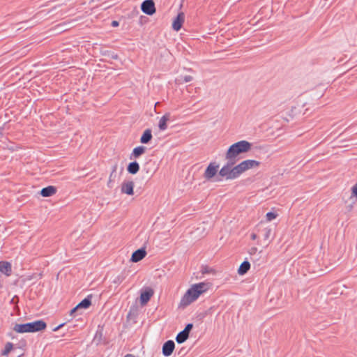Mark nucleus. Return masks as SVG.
Instances as JSON below:
<instances>
[{
	"label": "nucleus",
	"instance_id": "nucleus-13",
	"mask_svg": "<svg viewBox=\"0 0 357 357\" xmlns=\"http://www.w3.org/2000/svg\"><path fill=\"white\" fill-rule=\"evenodd\" d=\"M91 304V300L89 298H84L76 307L70 310V315H73L75 312L79 311L81 309H86Z\"/></svg>",
	"mask_w": 357,
	"mask_h": 357
},
{
	"label": "nucleus",
	"instance_id": "nucleus-37",
	"mask_svg": "<svg viewBox=\"0 0 357 357\" xmlns=\"http://www.w3.org/2000/svg\"><path fill=\"white\" fill-rule=\"evenodd\" d=\"M113 58H114V59H117V55H116V56H113Z\"/></svg>",
	"mask_w": 357,
	"mask_h": 357
},
{
	"label": "nucleus",
	"instance_id": "nucleus-10",
	"mask_svg": "<svg viewBox=\"0 0 357 357\" xmlns=\"http://www.w3.org/2000/svg\"><path fill=\"white\" fill-rule=\"evenodd\" d=\"M175 344L172 340L167 341L162 346V354L165 356H169L174 351Z\"/></svg>",
	"mask_w": 357,
	"mask_h": 357
},
{
	"label": "nucleus",
	"instance_id": "nucleus-2",
	"mask_svg": "<svg viewBox=\"0 0 357 357\" xmlns=\"http://www.w3.org/2000/svg\"><path fill=\"white\" fill-rule=\"evenodd\" d=\"M252 144L246 140H241L231 144L225 153V160L227 161H232L236 163L237 157L251 150Z\"/></svg>",
	"mask_w": 357,
	"mask_h": 357
},
{
	"label": "nucleus",
	"instance_id": "nucleus-30",
	"mask_svg": "<svg viewBox=\"0 0 357 357\" xmlns=\"http://www.w3.org/2000/svg\"><path fill=\"white\" fill-rule=\"evenodd\" d=\"M192 327H193L192 324H188L186 325V326L184 328L183 331L186 332L189 335L190 331L192 330Z\"/></svg>",
	"mask_w": 357,
	"mask_h": 357
},
{
	"label": "nucleus",
	"instance_id": "nucleus-34",
	"mask_svg": "<svg viewBox=\"0 0 357 357\" xmlns=\"http://www.w3.org/2000/svg\"><path fill=\"white\" fill-rule=\"evenodd\" d=\"M63 326V324H61V325L58 326L57 327H56L55 328H54V330H53V331H58L61 327H62Z\"/></svg>",
	"mask_w": 357,
	"mask_h": 357
},
{
	"label": "nucleus",
	"instance_id": "nucleus-33",
	"mask_svg": "<svg viewBox=\"0 0 357 357\" xmlns=\"http://www.w3.org/2000/svg\"><path fill=\"white\" fill-rule=\"evenodd\" d=\"M112 26H114V27L118 26H119V22H117V21H112Z\"/></svg>",
	"mask_w": 357,
	"mask_h": 357
},
{
	"label": "nucleus",
	"instance_id": "nucleus-21",
	"mask_svg": "<svg viewBox=\"0 0 357 357\" xmlns=\"http://www.w3.org/2000/svg\"><path fill=\"white\" fill-rule=\"evenodd\" d=\"M13 330L20 333H29L28 323L24 324H15Z\"/></svg>",
	"mask_w": 357,
	"mask_h": 357
},
{
	"label": "nucleus",
	"instance_id": "nucleus-3",
	"mask_svg": "<svg viewBox=\"0 0 357 357\" xmlns=\"http://www.w3.org/2000/svg\"><path fill=\"white\" fill-rule=\"evenodd\" d=\"M236 162L232 161H227V163L219 171V175L226 180H234L238 178V174L236 165Z\"/></svg>",
	"mask_w": 357,
	"mask_h": 357
},
{
	"label": "nucleus",
	"instance_id": "nucleus-19",
	"mask_svg": "<svg viewBox=\"0 0 357 357\" xmlns=\"http://www.w3.org/2000/svg\"><path fill=\"white\" fill-rule=\"evenodd\" d=\"M128 172L131 174H137L139 170V165L137 162H130L128 167H127Z\"/></svg>",
	"mask_w": 357,
	"mask_h": 357
},
{
	"label": "nucleus",
	"instance_id": "nucleus-4",
	"mask_svg": "<svg viewBox=\"0 0 357 357\" xmlns=\"http://www.w3.org/2000/svg\"><path fill=\"white\" fill-rule=\"evenodd\" d=\"M260 164L261 163L259 161L251 159L241 162L239 164L236 165L238 176L250 169L258 168Z\"/></svg>",
	"mask_w": 357,
	"mask_h": 357
},
{
	"label": "nucleus",
	"instance_id": "nucleus-28",
	"mask_svg": "<svg viewBox=\"0 0 357 357\" xmlns=\"http://www.w3.org/2000/svg\"><path fill=\"white\" fill-rule=\"evenodd\" d=\"M193 80V77L191 75H185L183 77V81L181 79H176V82H178L179 84H181L183 82H190Z\"/></svg>",
	"mask_w": 357,
	"mask_h": 357
},
{
	"label": "nucleus",
	"instance_id": "nucleus-24",
	"mask_svg": "<svg viewBox=\"0 0 357 357\" xmlns=\"http://www.w3.org/2000/svg\"><path fill=\"white\" fill-rule=\"evenodd\" d=\"M13 345L10 342H7L5 345L4 349L1 351L2 356H7L13 349Z\"/></svg>",
	"mask_w": 357,
	"mask_h": 357
},
{
	"label": "nucleus",
	"instance_id": "nucleus-29",
	"mask_svg": "<svg viewBox=\"0 0 357 357\" xmlns=\"http://www.w3.org/2000/svg\"><path fill=\"white\" fill-rule=\"evenodd\" d=\"M272 230L271 228L265 229L264 239L268 241L271 235Z\"/></svg>",
	"mask_w": 357,
	"mask_h": 357
},
{
	"label": "nucleus",
	"instance_id": "nucleus-8",
	"mask_svg": "<svg viewBox=\"0 0 357 357\" xmlns=\"http://www.w3.org/2000/svg\"><path fill=\"white\" fill-rule=\"evenodd\" d=\"M29 333L37 332L44 330L46 328V324L42 320L28 323Z\"/></svg>",
	"mask_w": 357,
	"mask_h": 357
},
{
	"label": "nucleus",
	"instance_id": "nucleus-31",
	"mask_svg": "<svg viewBox=\"0 0 357 357\" xmlns=\"http://www.w3.org/2000/svg\"><path fill=\"white\" fill-rule=\"evenodd\" d=\"M214 273V271L211 268H209L208 267H205L202 269V273Z\"/></svg>",
	"mask_w": 357,
	"mask_h": 357
},
{
	"label": "nucleus",
	"instance_id": "nucleus-18",
	"mask_svg": "<svg viewBox=\"0 0 357 357\" xmlns=\"http://www.w3.org/2000/svg\"><path fill=\"white\" fill-rule=\"evenodd\" d=\"M146 147L143 146H139L135 147L131 153V158H138L140 155L144 154L146 151Z\"/></svg>",
	"mask_w": 357,
	"mask_h": 357
},
{
	"label": "nucleus",
	"instance_id": "nucleus-35",
	"mask_svg": "<svg viewBox=\"0 0 357 357\" xmlns=\"http://www.w3.org/2000/svg\"><path fill=\"white\" fill-rule=\"evenodd\" d=\"M251 238H252V240H255V239L257 238V234H251Z\"/></svg>",
	"mask_w": 357,
	"mask_h": 357
},
{
	"label": "nucleus",
	"instance_id": "nucleus-6",
	"mask_svg": "<svg viewBox=\"0 0 357 357\" xmlns=\"http://www.w3.org/2000/svg\"><path fill=\"white\" fill-rule=\"evenodd\" d=\"M141 9L146 15H153L155 13L154 1L153 0H145L141 5Z\"/></svg>",
	"mask_w": 357,
	"mask_h": 357
},
{
	"label": "nucleus",
	"instance_id": "nucleus-36",
	"mask_svg": "<svg viewBox=\"0 0 357 357\" xmlns=\"http://www.w3.org/2000/svg\"><path fill=\"white\" fill-rule=\"evenodd\" d=\"M124 357H133L131 354H127L126 356Z\"/></svg>",
	"mask_w": 357,
	"mask_h": 357
},
{
	"label": "nucleus",
	"instance_id": "nucleus-15",
	"mask_svg": "<svg viewBox=\"0 0 357 357\" xmlns=\"http://www.w3.org/2000/svg\"><path fill=\"white\" fill-rule=\"evenodd\" d=\"M56 191L57 190L56 187L53 185H50L43 188L40 190V195L44 197H51L55 195L56 193Z\"/></svg>",
	"mask_w": 357,
	"mask_h": 357
},
{
	"label": "nucleus",
	"instance_id": "nucleus-23",
	"mask_svg": "<svg viewBox=\"0 0 357 357\" xmlns=\"http://www.w3.org/2000/svg\"><path fill=\"white\" fill-rule=\"evenodd\" d=\"M116 169V166H114L113 167L112 172H111V174L109 175V180L107 182V186L109 188H112V183L114 181V179L116 177V174H115Z\"/></svg>",
	"mask_w": 357,
	"mask_h": 357
},
{
	"label": "nucleus",
	"instance_id": "nucleus-17",
	"mask_svg": "<svg viewBox=\"0 0 357 357\" xmlns=\"http://www.w3.org/2000/svg\"><path fill=\"white\" fill-rule=\"evenodd\" d=\"M152 139L151 130L150 129H146L143 132L142 135L140 138V142L142 144H147Z\"/></svg>",
	"mask_w": 357,
	"mask_h": 357
},
{
	"label": "nucleus",
	"instance_id": "nucleus-12",
	"mask_svg": "<svg viewBox=\"0 0 357 357\" xmlns=\"http://www.w3.org/2000/svg\"><path fill=\"white\" fill-rule=\"evenodd\" d=\"M171 119V114L169 112L165 113L159 120L158 128L160 130L164 131L167 128V122Z\"/></svg>",
	"mask_w": 357,
	"mask_h": 357
},
{
	"label": "nucleus",
	"instance_id": "nucleus-16",
	"mask_svg": "<svg viewBox=\"0 0 357 357\" xmlns=\"http://www.w3.org/2000/svg\"><path fill=\"white\" fill-rule=\"evenodd\" d=\"M0 272L9 276L12 273L11 264L8 261H0Z\"/></svg>",
	"mask_w": 357,
	"mask_h": 357
},
{
	"label": "nucleus",
	"instance_id": "nucleus-14",
	"mask_svg": "<svg viewBox=\"0 0 357 357\" xmlns=\"http://www.w3.org/2000/svg\"><path fill=\"white\" fill-rule=\"evenodd\" d=\"M146 252L144 249H139L135 251L131 257V261L138 262L146 257Z\"/></svg>",
	"mask_w": 357,
	"mask_h": 357
},
{
	"label": "nucleus",
	"instance_id": "nucleus-26",
	"mask_svg": "<svg viewBox=\"0 0 357 357\" xmlns=\"http://www.w3.org/2000/svg\"><path fill=\"white\" fill-rule=\"evenodd\" d=\"M278 216V214L275 212H268L266 214V220L267 222H271L273 220H275V218H277V217Z\"/></svg>",
	"mask_w": 357,
	"mask_h": 357
},
{
	"label": "nucleus",
	"instance_id": "nucleus-11",
	"mask_svg": "<svg viewBox=\"0 0 357 357\" xmlns=\"http://www.w3.org/2000/svg\"><path fill=\"white\" fill-rule=\"evenodd\" d=\"M185 20V15L183 13H179L172 23L174 30L178 31L181 29Z\"/></svg>",
	"mask_w": 357,
	"mask_h": 357
},
{
	"label": "nucleus",
	"instance_id": "nucleus-1",
	"mask_svg": "<svg viewBox=\"0 0 357 357\" xmlns=\"http://www.w3.org/2000/svg\"><path fill=\"white\" fill-rule=\"evenodd\" d=\"M211 287L209 282H199L192 284L182 296L180 303V307H185L195 301L200 295L208 290Z\"/></svg>",
	"mask_w": 357,
	"mask_h": 357
},
{
	"label": "nucleus",
	"instance_id": "nucleus-20",
	"mask_svg": "<svg viewBox=\"0 0 357 357\" xmlns=\"http://www.w3.org/2000/svg\"><path fill=\"white\" fill-rule=\"evenodd\" d=\"M250 264L248 261H243L238 269V273L241 275L245 274L250 269Z\"/></svg>",
	"mask_w": 357,
	"mask_h": 357
},
{
	"label": "nucleus",
	"instance_id": "nucleus-9",
	"mask_svg": "<svg viewBox=\"0 0 357 357\" xmlns=\"http://www.w3.org/2000/svg\"><path fill=\"white\" fill-rule=\"evenodd\" d=\"M134 182L132 181H125L121 184V191L123 194L132 195L134 194Z\"/></svg>",
	"mask_w": 357,
	"mask_h": 357
},
{
	"label": "nucleus",
	"instance_id": "nucleus-32",
	"mask_svg": "<svg viewBox=\"0 0 357 357\" xmlns=\"http://www.w3.org/2000/svg\"><path fill=\"white\" fill-rule=\"evenodd\" d=\"M257 248H255V247H254V248H252L250 250V252H250V255H254V254H255V253L257 252Z\"/></svg>",
	"mask_w": 357,
	"mask_h": 357
},
{
	"label": "nucleus",
	"instance_id": "nucleus-22",
	"mask_svg": "<svg viewBox=\"0 0 357 357\" xmlns=\"http://www.w3.org/2000/svg\"><path fill=\"white\" fill-rule=\"evenodd\" d=\"M188 337L189 335L186 332L182 331L176 335V340L178 344H181L185 342Z\"/></svg>",
	"mask_w": 357,
	"mask_h": 357
},
{
	"label": "nucleus",
	"instance_id": "nucleus-7",
	"mask_svg": "<svg viewBox=\"0 0 357 357\" xmlns=\"http://www.w3.org/2000/svg\"><path fill=\"white\" fill-rule=\"evenodd\" d=\"M154 291L151 287L146 288L144 291L141 292L140 294V304L142 305H145L151 299V298L153 296Z\"/></svg>",
	"mask_w": 357,
	"mask_h": 357
},
{
	"label": "nucleus",
	"instance_id": "nucleus-27",
	"mask_svg": "<svg viewBox=\"0 0 357 357\" xmlns=\"http://www.w3.org/2000/svg\"><path fill=\"white\" fill-rule=\"evenodd\" d=\"M125 279V277L122 275H119L116 276L113 280L112 282L116 285L120 284Z\"/></svg>",
	"mask_w": 357,
	"mask_h": 357
},
{
	"label": "nucleus",
	"instance_id": "nucleus-38",
	"mask_svg": "<svg viewBox=\"0 0 357 357\" xmlns=\"http://www.w3.org/2000/svg\"><path fill=\"white\" fill-rule=\"evenodd\" d=\"M24 24V22H20L19 24L21 25V24Z\"/></svg>",
	"mask_w": 357,
	"mask_h": 357
},
{
	"label": "nucleus",
	"instance_id": "nucleus-25",
	"mask_svg": "<svg viewBox=\"0 0 357 357\" xmlns=\"http://www.w3.org/2000/svg\"><path fill=\"white\" fill-rule=\"evenodd\" d=\"M350 199H352L354 202H357V183L351 188Z\"/></svg>",
	"mask_w": 357,
	"mask_h": 357
},
{
	"label": "nucleus",
	"instance_id": "nucleus-5",
	"mask_svg": "<svg viewBox=\"0 0 357 357\" xmlns=\"http://www.w3.org/2000/svg\"><path fill=\"white\" fill-rule=\"evenodd\" d=\"M218 168L219 165L215 162H211L204 173V178L207 181L211 180L216 175Z\"/></svg>",
	"mask_w": 357,
	"mask_h": 357
}]
</instances>
